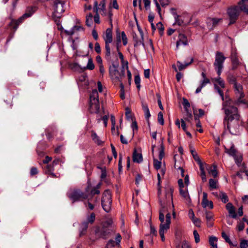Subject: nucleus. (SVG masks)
Segmentation results:
<instances>
[{
  "label": "nucleus",
  "mask_w": 248,
  "mask_h": 248,
  "mask_svg": "<svg viewBox=\"0 0 248 248\" xmlns=\"http://www.w3.org/2000/svg\"><path fill=\"white\" fill-rule=\"evenodd\" d=\"M239 6L230 7L227 10V14L230 19L229 25L235 23L240 14V10L248 14V0H241L238 3Z\"/></svg>",
  "instance_id": "nucleus-2"
},
{
  "label": "nucleus",
  "mask_w": 248,
  "mask_h": 248,
  "mask_svg": "<svg viewBox=\"0 0 248 248\" xmlns=\"http://www.w3.org/2000/svg\"><path fill=\"white\" fill-rule=\"evenodd\" d=\"M54 165L50 164L47 165L44 168V171L45 174H48L52 177H56V175L53 173L54 171Z\"/></svg>",
  "instance_id": "nucleus-24"
},
{
  "label": "nucleus",
  "mask_w": 248,
  "mask_h": 248,
  "mask_svg": "<svg viewBox=\"0 0 248 248\" xmlns=\"http://www.w3.org/2000/svg\"><path fill=\"white\" fill-rule=\"evenodd\" d=\"M9 18L11 19V22L8 24V26L13 29L14 30V31L10 32L7 38L5 45L6 47L7 46L9 42L13 38L15 32L18 28L19 25L24 22L22 20H20V17L17 20H15L11 17H9Z\"/></svg>",
  "instance_id": "nucleus-11"
},
{
  "label": "nucleus",
  "mask_w": 248,
  "mask_h": 248,
  "mask_svg": "<svg viewBox=\"0 0 248 248\" xmlns=\"http://www.w3.org/2000/svg\"><path fill=\"white\" fill-rule=\"evenodd\" d=\"M86 68L89 70H93L94 68V65L92 59H89Z\"/></svg>",
  "instance_id": "nucleus-53"
},
{
  "label": "nucleus",
  "mask_w": 248,
  "mask_h": 248,
  "mask_svg": "<svg viewBox=\"0 0 248 248\" xmlns=\"http://www.w3.org/2000/svg\"><path fill=\"white\" fill-rule=\"evenodd\" d=\"M105 43V58L108 62L111 61V49L110 44L113 41L112 31L111 28H108L103 35Z\"/></svg>",
  "instance_id": "nucleus-5"
},
{
  "label": "nucleus",
  "mask_w": 248,
  "mask_h": 248,
  "mask_svg": "<svg viewBox=\"0 0 248 248\" xmlns=\"http://www.w3.org/2000/svg\"><path fill=\"white\" fill-rule=\"evenodd\" d=\"M214 86L215 89L217 91V93L221 96L222 100L224 102L225 100L223 91L219 88V87L216 83L214 84Z\"/></svg>",
  "instance_id": "nucleus-49"
},
{
  "label": "nucleus",
  "mask_w": 248,
  "mask_h": 248,
  "mask_svg": "<svg viewBox=\"0 0 248 248\" xmlns=\"http://www.w3.org/2000/svg\"><path fill=\"white\" fill-rule=\"evenodd\" d=\"M161 206L162 207L159 211V219L161 222L159 226V234H164L167 230L170 228V224L171 215L170 213H167L165 216V222H164V214L167 213V209L165 207V202L163 200H159Z\"/></svg>",
  "instance_id": "nucleus-4"
},
{
  "label": "nucleus",
  "mask_w": 248,
  "mask_h": 248,
  "mask_svg": "<svg viewBox=\"0 0 248 248\" xmlns=\"http://www.w3.org/2000/svg\"><path fill=\"white\" fill-rule=\"evenodd\" d=\"M157 121L158 122L162 125L164 124V119L163 113L161 112H159L157 115Z\"/></svg>",
  "instance_id": "nucleus-54"
},
{
  "label": "nucleus",
  "mask_w": 248,
  "mask_h": 248,
  "mask_svg": "<svg viewBox=\"0 0 248 248\" xmlns=\"http://www.w3.org/2000/svg\"><path fill=\"white\" fill-rule=\"evenodd\" d=\"M161 165V162L160 161L156 159H154V168L158 170L160 169Z\"/></svg>",
  "instance_id": "nucleus-50"
},
{
  "label": "nucleus",
  "mask_w": 248,
  "mask_h": 248,
  "mask_svg": "<svg viewBox=\"0 0 248 248\" xmlns=\"http://www.w3.org/2000/svg\"><path fill=\"white\" fill-rule=\"evenodd\" d=\"M91 187L90 184H88V186L85 189L86 192H89L91 197H88V201L84 202V204L87 206L88 205L89 209L92 210L94 209L95 204L97 203L98 198L97 197L93 198L95 195H98L100 194V190L95 188V187H93L90 191H89Z\"/></svg>",
  "instance_id": "nucleus-7"
},
{
  "label": "nucleus",
  "mask_w": 248,
  "mask_h": 248,
  "mask_svg": "<svg viewBox=\"0 0 248 248\" xmlns=\"http://www.w3.org/2000/svg\"><path fill=\"white\" fill-rule=\"evenodd\" d=\"M224 148L225 153L232 156L235 155L238 153L236 149L235 148L234 144L232 143V144L230 149L227 148L225 146H224Z\"/></svg>",
  "instance_id": "nucleus-28"
},
{
  "label": "nucleus",
  "mask_w": 248,
  "mask_h": 248,
  "mask_svg": "<svg viewBox=\"0 0 248 248\" xmlns=\"http://www.w3.org/2000/svg\"><path fill=\"white\" fill-rule=\"evenodd\" d=\"M50 2L53 5V8L55 16H60V15L64 11V2L60 0H49Z\"/></svg>",
  "instance_id": "nucleus-14"
},
{
  "label": "nucleus",
  "mask_w": 248,
  "mask_h": 248,
  "mask_svg": "<svg viewBox=\"0 0 248 248\" xmlns=\"http://www.w3.org/2000/svg\"><path fill=\"white\" fill-rule=\"evenodd\" d=\"M38 173L37 169L36 167H32L31 169L30 174L31 176H33L37 174Z\"/></svg>",
  "instance_id": "nucleus-63"
},
{
  "label": "nucleus",
  "mask_w": 248,
  "mask_h": 248,
  "mask_svg": "<svg viewBox=\"0 0 248 248\" xmlns=\"http://www.w3.org/2000/svg\"><path fill=\"white\" fill-rule=\"evenodd\" d=\"M235 162L237 165V166L239 167H242V161L243 160V156L241 153H238L235 155L233 156Z\"/></svg>",
  "instance_id": "nucleus-32"
},
{
  "label": "nucleus",
  "mask_w": 248,
  "mask_h": 248,
  "mask_svg": "<svg viewBox=\"0 0 248 248\" xmlns=\"http://www.w3.org/2000/svg\"><path fill=\"white\" fill-rule=\"evenodd\" d=\"M164 147L163 146V143H161L160 145V148L159 149V159L160 160H161L163 158V156H164Z\"/></svg>",
  "instance_id": "nucleus-51"
},
{
  "label": "nucleus",
  "mask_w": 248,
  "mask_h": 248,
  "mask_svg": "<svg viewBox=\"0 0 248 248\" xmlns=\"http://www.w3.org/2000/svg\"><path fill=\"white\" fill-rule=\"evenodd\" d=\"M228 80L229 83L233 84L234 86H235V84H238L235 77L232 75H229L228 77Z\"/></svg>",
  "instance_id": "nucleus-47"
},
{
  "label": "nucleus",
  "mask_w": 248,
  "mask_h": 248,
  "mask_svg": "<svg viewBox=\"0 0 248 248\" xmlns=\"http://www.w3.org/2000/svg\"><path fill=\"white\" fill-rule=\"evenodd\" d=\"M202 76L203 78L201 81L200 85L197 88L195 91L196 93H198L201 92L202 89L207 84L210 83V80L206 77V75L204 72H202Z\"/></svg>",
  "instance_id": "nucleus-18"
},
{
  "label": "nucleus",
  "mask_w": 248,
  "mask_h": 248,
  "mask_svg": "<svg viewBox=\"0 0 248 248\" xmlns=\"http://www.w3.org/2000/svg\"><path fill=\"white\" fill-rule=\"evenodd\" d=\"M112 229L102 226V228L97 227L95 230V233L98 237L106 239L112 232Z\"/></svg>",
  "instance_id": "nucleus-15"
},
{
  "label": "nucleus",
  "mask_w": 248,
  "mask_h": 248,
  "mask_svg": "<svg viewBox=\"0 0 248 248\" xmlns=\"http://www.w3.org/2000/svg\"><path fill=\"white\" fill-rule=\"evenodd\" d=\"M93 21V16L91 13L89 14L86 16V24L87 26H91Z\"/></svg>",
  "instance_id": "nucleus-43"
},
{
  "label": "nucleus",
  "mask_w": 248,
  "mask_h": 248,
  "mask_svg": "<svg viewBox=\"0 0 248 248\" xmlns=\"http://www.w3.org/2000/svg\"><path fill=\"white\" fill-rule=\"evenodd\" d=\"M157 180H158V183H157L158 195V196H159V195L161 193V186H160V185H161V177H160V174L159 173H157Z\"/></svg>",
  "instance_id": "nucleus-56"
},
{
  "label": "nucleus",
  "mask_w": 248,
  "mask_h": 248,
  "mask_svg": "<svg viewBox=\"0 0 248 248\" xmlns=\"http://www.w3.org/2000/svg\"><path fill=\"white\" fill-rule=\"evenodd\" d=\"M221 236L225 239V241L228 243L229 244H232L229 237L226 234L225 232H222Z\"/></svg>",
  "instance_id": "nucleus-61"
},
{
  "label": "nucleus",
  "mask_w": 248,
  "mask_h": 248,
  "mask_svg": "<svg viewBox=\"0 0 248 248\" xmlns=\"http://www.w3.org/2000/svg\"><path fill=\"white\" fill-rule=\"evenodd\" d=\"M112 202V195L110 191L108 189L105 190L102 193L101 202L103 210L107 213L111 210Z\"/></svg>",
  "instance_id": "nucleus-9"
},
{
  "label": "nucleus",
  "mask_w": 248,
  "mask_h": 248,
  "mask_svg": "<svg viewBox=\"0 0 248 248\" xmlns=\"http://www.w3.org/2000/svg\"><path fill=\"white\" fill-rule=\"evenodd\" d=\"M109 74L111 79L122 83V80L125 75L124 67L123 66L120 71L118 68L109 69Z\"/></svg>",
  "instance_id": "nucleus-13"
},
{
  "label": "nucleus",
  "mask_w": 248,
  "mask_h": 248,
  "mask_svg": "<svg viewBox=\"0 0 248 248\" xmlns=\"http://www.w3.org/2000/svg\"><path fill=\"white\" fill-rule=\"evenodd\" d=\"M241 248H248V240H242L240 244Z\"/></svg>",
  "instance_id": "nucleus-60"
},
{
  "label": "nucleus",
  "mask_w": 248,
  "mask_h": 248,
  "mask_svg": "<svg viewBox=\"0 0 248 248\" xmlns=\"http://www.w3.org/2000/svg\"><path fill=\"white\" fill-rule=\"evenodd\" d=\"M120 97L122 99H124L125 98L124 96V85L123 83H121L120 84Z\"/></svg>",
  "instance_id": "nucleus-57"
},
{
  "label": "nucleus",
  "mask_w": 248,
  "mask_h": 248,
  "mask_svg": "<svg viewBox=\"0 0 248 248\" xmlns=\"http://www.w3.org/2000/svg\"><path fill=\"white\" fill-rule=\"evenodd\" d=\"M180 122L181 123V127L184 131H186V123L184 121V119H182L181 121H180L178 119H177L175 121V124L178 126L179 128H180Z\"/></svg>",
  "instance_id": "nucleus-40"
},
{
  "label": "nucleus",
  "mask_w": 248,
  "mask_h": 248,
  "mask_svg": "<svg viewBox=\"0 0 248 248\" xmlns=\"http://www.w3.org/2000/svg\"><path fill=\"white\" fill-rule=\"evenodd\" d=\"M113 223V220L112 218H108L105 221L103 222L102 226L107 228H111V225Z\"/></svg>",
  "instance_id": "nucleus-46"
},
{
  "label": "nucleus",
  "mask_w": 248,
  "mask_h": 248,
  "mask_svg": "<svg viewBox=\"0 0 248 248\" xmlns=\"http://www.w3.org/2000/svg\"><path fill=\"white\" fill-rule=\"evenodd\" d=\"M181 195L184 198L187 202H190V198L188 194L187 187L180 189Z\"/></svg>",
  "instance_id": "nucleus-26"
},
{
  "label": "nucleus",
  "mask_w": 248,
  "mask_h": 248,
  "mask_svg": "<svg viewBox=\"0 0 248 248\" xmlns=\"http://www.w3.org/2000/svg\"><path fill=\"white\" fill-rule=\"evenodd\" d=\"M121 239V235L118 233L115 238L116 242L113 240H109L106 248H120Z\"/></svg>",
  "instance_id": "nucleus-16"
},
{
  "label": "nucleus",
  "mask_w": 248,
  "mask_h": 248,
  "mask_svg": "<svg viewBox=\"0 0 248 248\" xmlns=\"http://www.w3.org/2000/svg\"><path fill=\"white\" fill-rule=\"evenodd\" d=\"M91 133V137L93 141L98 145H101L103 142L97 135L96 133L93 131H92Z\"/></svg>",
  "instance_id": "nucleus-34"
},
{
  "label": "nucleus",
  "mask_w": 248,
  "mask_h": 248,
  "mask_svg": "<svg viewBox=\"0 0 248 248\" xmlns=\"http://www.w3.org/2000/svg\"><path fill=\"white\" fill-rule=\"evenodd\" d=\"M207 197V194L206 192H203L202 205L203 208L208 206L210 209H212L214 207L213 203L212 201L208 200Z\"/></svg>",
  "instance_id": "nucleus-22"
},
{
  "label": "nucleus",
  "mask_w": 248,
  "mask_h": 248,
  "mask_svg": "<svg viewBox=\"0 0 248 248\" xmlns=\"http://www.w3.org/2000/svg\"><path fill=\"white\" fill-rule=\"evenodd\" d=\"M234 104L231 99L227 97L223 102L222 110L225 115L223 122L241 117L238 108Z\"/></svg>",
  "instance_id": "nucleus-1"
},
{
  "label": "nucleus",
  "mask_w": 248,
  "mask_h": 248,
  "mask_svg": "<svg viewBox=\"0 0 248 248\" xmlns=\"http://www.w3.org/2000/svg\"><path fill=\"white\" fill-rule=\"evenodd\" d=\"M208 173L214 177H216L217 176V166L216 165L209 166L207 168Z\"/></svg>",
  "instance_id": "nucleus-29"
},
{
  "label": "nucleus",
  "mask_w": 248,
  "mask_h": 248,
  "mask_svg": "<svg viewBox=\"0 0 248 248\" xmlns=\"http://www.w3.org/2000/svg\"><path fill=\"white\" fill-rule=\"evenodd\" d=\"M209 187L211 190L215 189L218 188V182L217 181L213 179H210L209 181Z\"/></svg>",
  "instance_id": "nucleus-38"
},
{
  "label": "nucleus",
  "mask_w": 248,
  "mask_h": 248,
  "mask_svg": "<svg viewBox=\"0 0 248 248\" xmlns=\"http://www.w3.org/2000/svg\"><path fill=\"white\" fill-rule=\"evenodd\" d=\"M226 59L222 52L217 51L216 53L215 61L214 63L215 69L217 75H220L223 68V63Z\"/></svg>",
  "instance_id": "nucleus-10"
},
{
  "label": "nucleus",
  "mask_w": 248,
  "mask_h": 248,
  "mask_svg": "<svg viewBox=\"0 0 248 248\" xmlns=\"http://www.w3.org/2000/svg\"><path fill=\"white\" fill-rule=\"evenodd\" d=\"M88 228V222H83L80 226V236L85 234L86 231Z\"/></svg>",
  "instance_id": "nucleus-35"
},
{
  "label": "nucleus",
  "mask_w": 248,
  "mask_h": 248,
  "mask_svg": "<svg viewBox=\"0 0 248 248\" xmlns=\"http://www.w3.org/2000/svg\"><path fill=\"white\" fill-rule=\"evenodd\" d=\"M125 116L127 120L129 121L132 120V116L131 112L128 109H126V111L125 112Z\"/></svg>",
  "instance_id": "nucleus-64"
},
{
  "label": "nucleus",
  "mask_w": 248,
  "mask_h": 248,
  "mask_svg": "<svg viewBox=\"0 0 248 248\" xmlns=\"http://www.w3.org/2000/svg\"><path fill=\"white\" fill-rule=\"evenodd\" d=\"M235 93L237 100L235 101V104L239 105L241 104H246V101L243 98L245 97V93L243 92V88L240 84H236L234 86Z\"/></svg>",
  "instance_id": "nucleus-12"
},
{
  "label": "nucleus",
  "mask_w": 248,
  "mask_h": 248,
  "mask_svg": "<svg viewBox=\"0 0 248 248\" xmlns=\"http://www.w3.org/2000/svg\"><path fill=\"white\" fill-rule=\"evenodd\" d=\"M79 28H81L80 27H78V26H75L73 27V28H72L71 30H70L69 31H68V30H65L64 31V32L68 35H70V36H71L72 35L74 32H75V30L76 29L77 30H78Z\"/></svg>",
  "instance_id": "nucleus-44"
},
{
  "label": "nucleus",
  "mask_w": 248,
  "mask_h": 248,
  "mask_svg": "<svg viewBox=\"0 0 248 248\" xmlns=\"http://www.w3.org/2000/svg\"><path fill=\"white\" fill-rule=\"evenodd\" d=\"M193 235L194 236L195 241L196 243L200 242V236L196 230L193 231Z\"/></svg>",
  "instance_id": "nucleus-62"
},
{
  "label": "nucleus",
  "mask_w": 248,
  "mask_h": 248,
  "mask_svg": "<svg viewBox=\"0 0 248 248\" xmlns=\"http://www.w3.org/2000/svg\"><path fill=\"white\" fill-rule=\"evenodd\" d=\"M119 66V63L118 59L115 62H112V65L110 66L109 69H118Z\"/></svg>",
  "instance_id": "nucleus-59"
},
{
  "label": "nucleus",
  "mask_w": 248,
  "mask_h": 248,
  "mask_svg": "<svg viewBox=\"0 0 248 248\" xmlns=\"http://www.w3.org/2000/svg\"><path fill=\"white\" fill-rule=\"evenodd\" d=\"M173 192V189L172 187H169L166 189L165 194L166 198L169 201L172 200V193Z\"/></svg>",
  "instance_id": "nucleus-39"
},
{
  "label": "nucleus",
  "mask_w": 248,
  "mask_h": 248,
  "mask_svg": "<svg viewBox=\"0 0 248 248\" xmlns=\"http://www.w3.org/2000/svg\"><path fill=\"white\" fill-rule=\"evenodd\" d=\"M97 5V1H95L94 2V6H93V11L95 13V15L93 17L94 21L95 23L99 24L100 23L99 21V14L98 13V9L96 8Z\"/></svg>",
  "instance_id": "nucleus-33"
},
{
  "label": "nucleus",
  "mask_w": 248,
  "mask_h": 248,
  "mask_svg": "<svg viewBox=\"0 0 248 248\" xmlns=\"http://www.w3.org/2000/svg\"><path fill=\"white\" fill-rule=\"evenodd\" d=\"M142 108L144 112L145 118L147 120H148L149 118L151 117V114L148 105L146 103H142Z\"/></svg>",
  "instance_id": "nucleus-36"
},
{
  "label": "nucleus",
  "mask_w": 248,
  "mask_h": 248,
  "mask_svg": "<svg viewBox=\"0 0 248 248\" xmlns=\"http://www.w3.org/2000/svg\"><path fill=\"white\" fill-rule=\"evenodd\" d=\"M222 21V18H208L206 22L207 27L210 30H213Z\"/></svg>",
  "instance_id": "nucleus-17"
},
{
  "label": "nucleus",
  "mask_w": 248,
  "mask_h": 248,
  "mask_svg": "<svg viewBox=\"0 0 248 248\" xmlns=\"http://www.w3.org/2000/svg\"><path fill=\"white\" fill-rule=\"evenodd\" d=\"M89 111L92 113H98L99 112L100 105L98 93L96 90H93L90 96Z\"/></svg>",
  "instance_id": "nucleus-8"
},
{
  "label": "nucleus",
  "mask_w": 248,
  "mask_h": 248,
  "mask_svg": "<svg viewBox=\"0 0 248 248\" xmlns=\"http://www.w3.org/2000/svg\"><path fill=\"white\" fill-rule=\"evenodd\" d=\"M121 38L124 46H126L127 44V38L124 31L121 32Z\"/></svg>",
  "instance_id": "nucleus-52"
},
{
  "label": "nucleus",
  "mask_w": 248,
  "mask_h": 248,
  "mask_svg": "<svg viewBox=\"0 0 248 248\" xmlns=\"http://www.w3.org/2000/svg\"><path fill=\"white\" fill-rule=\"evenodd\" d=\"M133 39L134 42V46L135 47L138 46L140 45H142L144 46V44L143 43V33L141 34V38H139L137 34H134L133 35Z\"/></svg>",
  "instance_id": "nucleus-25"
},
{
  "label": "nucleus",
  "mask_w": 248,
  "mask_h": 248,
  "mask_svg": "<svg viewBox=\"0 0 248 248\" xmlns=\"http://www.w3.org/2000/svg\"><path fill=\"white\" fill-rule=\"evenodd\" d=\"M193 61V59L191 58L190 61L188 62H185L184 64L181 63L180 62H177V66L179 71H181L185 69L187 66L190 65Z\"/></svg>",
  "instance_id": "nucleus-37"
},
{
  "label": "nucleus",
  "mask_w": 248,
  "mask_h": 248,
  "mask_svg": "<svg viewBox=\"0 0 248 248\" xmlns=\"http://www.w3.org/2000/svg\"><path fill=\"white\" fill-rule=\"evenodd\" d=\"M223 124L225 131L228 130L230 134L234 135H238L244 126V122L241 117L224 121Z\"/></svg>",
  "instance_id": "nucleus-3"
},
{
  "label": "nucleus",
  "mask_w": 248,
  "mask_h": 248,
  "mask_svg": "<svg viewBox=\"0 0 248 248\" xmlns=\"http://www.w3.org/2000/svg\"><path fill=\"white\" fill-rule=\"evenodd\" d=\"M98 13H99L103 16H107V13L106 10V0H102L99 5H97Z\"/></svg>",
  "instance_id": "nucleus-23"
},
{
  "label": "nucleus",
  "mask_w": 248,
  "mask_h": 248,
  "mask_svg": "<svg viewBox=\"0 0 248 248\" xmlns=\"http://www.w3.org/2000/svg\"><path fill=\"white\" fill-rule=\"evenodd\" d=\"M226 208L227 210L229 216L233 218H236L237 214L236 213L235 209L232 204L228 202L226 205Z\"/></svg>",
  "instance_id": "nucleus-20"
},
{
  "label": "nucleus",
  "mask_w": 248,
  "mask_h": 248,
  "mask_svg": "<svg viewBox=\"0 0 248 248\" xmlns=\"http://www.w3.org/2000/svg\"><path fill=\"white\" fill-rule=\"evenodd\" d=\"M217 239L215 236H211L209 238V243L212 246L211 248H217Z\"/></svg>",
  "instance_id": "nucleus-41"
},
{
  "label": "nucleus",
  "mask_w": 248,
  "mask_h": 248,
  "mask_svg": "<svg viewBox=\"0 0 248 248\" xmlns=\"http://www.w3.org/2000/svg\"><path fill=\"white\" fill-rule=\"evenodd\" d=\"M95 219V214L92 213L91 214L90 216H88L87 217V221L86 222H88L89 223L93 224Z\"/></svg>",
  "instance_id": "nucleus-45"
},
{
  "label": "nucleus",
  "mask_w": 248,
  "mask_h": 248,
  "mask_svg": "<svg viewBox=\"0 0 248 248\" xmlns=\"http://www.w3.org/2000/svg\"><path fill=\"white\" fill-rule=\"evenodd\" d=\"M36 10V7L31 6L27 7L25 13L20 17V20H22L24 21L25 19L31 17L35 13Z\"/></svg>",
  "instance_id": "nucleus-19"
},
{
  "label": "nucleus",
  "mask_w": 248,
  "mask_h": 248,
  "mask_svg": "<svg viewBox=\"0 0 248 248\" xmlns=\"http://www.w3.org/2000/svg\"><path fill=\"white\" fill-rule=\"evenodd\" d=\"M68 198L74 203L76 202L83 201L88 199V194L79 189H71L66 193Z\"/></svg>",
  "instance_id": "nucleus-6"
},
{
  "label": "nucleus",
  "mask_w": 248,
  "mask_h": 248,
  "mask_svg": "<svg viewBox=\"0 0 248 248\" xmlns=\"http://www.w3.org/2000/svg\"><path fill=\"white\" fill-rule=\"evenodd\" d=\"M220 75H218L217 78H213L212 81L216 83L217 85H218L220 87L224 88L225 87L224 81L221 78Z\"/></svg>",
  "instance_id": "nucleus-30"
},
{
  "label": "nucleus",
  "mask_w": 248,
  "mask_h": 248,
  "mask_svg": "<svg viewBox=\"0 0 248 248\" xmlns=\"http://www.w3.org/2000/svg\"><path fill=\"white\" fill-rule=\"evenodd\" d=\"M188 45L187 37L184 34H179L178 36V40L176 42V48L178 49L179 46L181 45L186 46Z\"/></svg>",
  "instance_id": "nucleus-21"
},
{
  "label": "nucleus",
  "mask_w": 248,
  "mask_h": 248,
  "mask_svg": "<svg viewBox=\"0 0 248 248\" xmlns=\"http://www.w3.org/2000/svg\"><path fill=\"white\" fill-rule=\"evenodd\" d=\"M213 194L219 198L223 203H226L229 201L228 196L223 192H220L219 194L217 193H213Z\"/></svg>",
  "instance_id": "nucleus-31"
},
{
  "label": "nucleus",
  "mask_w": 248,
  "mask_h": 248,
  "mask_svg": "<svg viewBox=\"0 0 248 248\" xmlns=\"http://www.w3.org/2000/svg\"><path fill=\"white\" fill-rule=\"evenodd\" d=\"M134 81H135V84L136 85L137 88L140 89V78L139 75L135 76Z\"/></svg>",
  "instance_id": "nucleus-55"
},
{
  "label": "nucleus",
  "mask_w": 248,
  "mask_h": 248,
  "mask_svg": "<svg viewBox=\"0 0 248 248\" xmlns=\"http://www.w3.org/2000/svg\"><path fill=\"white\" fill-rule=\"evenodd\" d=\"M183 105L185 111H187V109L190 107V103L186 99L183 98Z\"/></svg>",
  "instance_id": "nucleus-58"
},
{
  "label": "nucleus",
  "mask_w": 248,
  "mask_h": 248,
  "mask_svg": "<svg viewBox=\"0 0 248 248\" xmlns=\"http://www.w3.org/2000/svg\"><path fill=\"white\" fill-rule=\"evenodd\" d=\"M133 161L134 162L137 163H140L142 161V156L141 154L137 153V150L136 149H134V151L133 153Z\"/></svg>",
  "instance_id": "nucleus-27"
},
{
  "label": "nucleus",
  "mask_w": 248,
  "mask_h": 248,
  "mask_svg": "<svg viewBox=\"0 0 248 248\" xmlns=\"http://www.w3.org/2000/svg\"><path fill=\"white\" fill-rule=\"evenodd\" d=\"M69 68L73 71H77L79 70V65L76 62H71L68 64Z\"/></svg>",
  "instance_id": "nucleus-42"
},
{
  "label": "nucleus",
  "mask_w": 248,
  "mask_h": 248,
  "mask_svg": "<svg viewBox=\"0 0 248 248\" xmlns=\"http://www.w3.org/2000/svg\"><path fill=\"white\" fill-rule=\"evenodd\" d=\"M190 152L193 157L194 160L197 162H200L201 161L198 155H197L196 152L194 151V149H191Z\"/></svg>",
  "instance_id": "nucleus-48"
}]
</instances>
